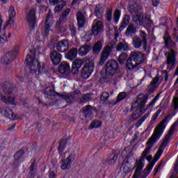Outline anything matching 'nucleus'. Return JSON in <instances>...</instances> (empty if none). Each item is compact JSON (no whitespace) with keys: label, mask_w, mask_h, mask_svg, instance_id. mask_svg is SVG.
I'll list each match as a JSON object with an SVG mask.
<instances>
[{"label":"nucleus","mask_w":178,"mask_h":178,"mask_svg":"<svg viewBox=\"0 0 178 178\" xmlns=\"http://www.w3.org/2000/svg\"><path fill=\"white\" fill-rule=\"evenodd\" d=\"M170 119H172V115L169 114L163 121H161L159 126L155 129L152 136L147 140V146L142 153L140 159L136 161L135 165L132 168L134 169V168H136L133 178H138L140 175H141V171L144 168V165H145L144 162H145V158H147V155L151 152V149L154 147L155 141H156V140L161 137L162 133L163 132L165 129V123H168Z\"/></svg>","instance_id":"f257e3e1"},{"label":"nucleus","mask_w":178,"mask_h":178,"mask_svg":"<svg viewBox=\"0 0 178 178\" xmlns=\"http://www.w3.org/2000/svg\"><path fill=\"white\" fill-rule=\"evenodd\" d=\"M1 88L3 93H0L1 101L8 105H16V99L13 97V93L15 92V85L10 82L5 81L2 83Z\"/></svg>","instance_id":"f03ea898"},{"label":"nucleus","mask_w":178,"mask_h":178,"mask_svg":"<svg viewBox=\"0 0 178 178\" xmlns=\"http://www.w3.org/2000/svg\"><path fill=\"white\" fill-rule=\"evenodd\" d=\"M147 101H148V95H140L136 101H135L131 105L132 111L136 109L138 111L136 113L132 114L130 117L129 120L131 122H134V120H137L145 112L144 111V107L145 106V104H147Z\"/></svg>","instance_id":"7ed1b4c3"},{"label":"nucleus","mask_w":178,"mask_h":178,"mask_svg":"<svg viewBox=\"0 0 178 178\" xmlns=\"http://www.w3.org/2000/svg\"><path fill=\"white\" fill-rule=\"evenodd\" d=\"M30 52L31 54H28L26 58V63L28 66H29L30 72L32 73V74H35L37 70H38L39 73L45 72V65H44V63H38L37 60L34 59L35 50H30Z\"/></svg>","instance_id":"20e7f679"},{"label":"nucleus","mask_w":178,"mask_h":178,"mask_svg":"<svg viewBox=\"0 0 178 178\" xmlns=\"http://www.w3.org/2000/svg\"><path fill=\"white\" fill-rule=\"evenodd\" d=\"M119 63L115 60H110L106 63V76L107 79L112 77L116 73Z\"/></svg>","instance_id":"39448f33"},{"label":"nucleus","mask_w":178,"mask_h":178,"mask_svg":"<svg viewBox=\"0 0 178 178\" xmlns=\"http://www.w3.org/2000/svg\"><path fill=\"white\" fill-rule=\"evenodd\" d=\"M112 51H113V46L111 45H106L103 48L100 55V60L99 62V66H104L105 62L109 59V56H111Z\"/></svg>","instance_id":"423d86ee"},{"label":"nucleus","mask_w":178,"mask_h":178,"mask_svg":"<svg viewBox=\"0 0 178 178\" xmlns=\"http://www.w3.org/2000/svg\"><path fill=\"white\" fill-rule=\"evenodd\" d=\"M129 58H131L136 65H141L145 61V56L143 52L138 51H131Z\"/></svg>","instance_id":"0eeeda50"},{"label":"nucleus","mask_w":178,"mask_h":178,"mask_svg":"<svg viewBox=\"0 0 178 178\" xmlns=\"http://www.w3.org/2000/svg\"><path fill=\"white\" fill-rule=\"evenodd\" d=\"M94 67L95 65L93 62L86 63L81 70V77H83V79H88V77L91 76L92 72H94Z\"/></svg>","instance_id":"6e6552de"},{"label":"nucleus","mask_w":178,"mask_h":178,"mask_svg":"<svg viewBox=\"0 0 178 178\" xmlns=\"http://www.w3.org/2000/svg\"><path fill=\"white\" fill-rule=\"evenodd\" d=\"M52 17H54V15H52V12L49 10L46 15L44 23V33L47 36L49 35V30L52 27V24H54V19Z\"/></svg>","instance_id":"1a4fd4ad"},{"label":"nucleus","mask_w":178,"mask_h":178,"mask_svg":"<svg viewBox=\"0 0 178 178\" xmlns=\"http://www.w3.org/2000/svg\"><path fill=\"white\" fill-rule=\"evenodd\" d=\"M76 158V156L74 154L71 153L69 154L67 158L66 159H63L61 161L62 164L60 165V168L62 170H67V169H70L72 167V163L74 162V159Z\"/></svg>","instance_id":"9d476101"},{"label":"nucleus","mask_w":178,"mask_h":178,"mask_svg":"<svg viewBox=\"0 0 178 178\" xmlns=\"http://www.w3.org/2000/svg\"><path fill=\"white\" fill-rule=\"evenodd\" d=\"M0 113H1V115L5 116L6 118H8V119H10L11 120L17 119V117L16 116V115H15V113H13L12 109L7 106L1 107Z\"/></svg>","instance_id":"9b49d317"},{"label":"nucleus","mask_w":178,"mask_h":178,"mask_svg":"<svg viewBox=\"0 0 178 178\" xmlns=\"http://www.w3.org/2000/svg\"><path fill=\"white\" fill-rule=\"evenodd\" d=\"M176 51L171 49L168 52L165 53L167 58V65L175 66L176 65Z\"/></svg>","instance_id":"f8f14e48"},{"label":"nucleus","mask_w":178,"mask_h":178,"mask_svg":"<svg viewBox=\"0 0 178 178\" xmlns=\"http://www.w3.org/2000/svg\"><path fill=\"white\" fill-rule=\"evenodd\" d=\"M69 42L67 40H63L58 42L56 45V48L57 49V52H60L61 54H63V52L67 51V49H69Z\"/></svg>","instance_id":"ddd939ff"},{"label":"nucleus","mask_w":178,"mask_h":178,"mask_svg":"<svg viewBox=\"0 0 178 178\" xmlns=\"http://www.w3.org/2000/svg\"><path fill=\"white\" fill-rule=\"evenodd\" d=\"M50 60L53 65L57 66L60 62H62V54L56 50H54L50 53Z\"/></svg>","instance_id":"4468645a"},{"label":"nucleus","mask_w":178,"mask_h":178,"mask_svg":"<svg viewBox=\"0 0 178 178\" xmlns=\"http://www.w3.org/2000/svg\"><path fill=\"white\" fill-rule=\"evenodd\" d=\"M162 80L163 79H159L158 76L153 78L149 86V92L152 94V92L156 91L157 88L159 87V84L162 83Z\"/></svg>","instance_id":"2eb2a0df"},{"label":"nucleus","mask_w":178,"mask_h":178,"mask_svg":"<svg viewBox=\"0 0 178 178\" xmlns=\"http://www.w3.org/2000/svg\"><path fill=\"white\" fill-rule=\"evenodd\" d=\"M26 22L32 29H34L35 25V10H30L26 16Z\"/></svg>","instance_id":"dca6fc26"},{"label":"nucleus","mask_w":178,"mask_h":178,"mask_svg":"<svg viewBox=\"0 0 178 178\" xmlns=\"http://www.w3.org/2000/svg\"><path fill=\"white\" fill-rule=\"evenodd\" d=\"M87 15L83 13L81 11H79L76 13V20L78 23V27L83 28L86 24Z\"/></svg>","instance_id":"f3484780"},{"label":"nucleus","mask_w":178,"mask_h":178,"mask_svg":"<svg viewBox=\"0 0 178 178\" xmlns=\"http://www.w3.org/2000/svg\"><path fill=\"white\" fill-rule=\"evenodd\" d=\"M58 72L60 74H69L70 73V65L65 61L62 62L58 66Z\"/></svg>","instance_id":"a211bd4d"},{"label":"nucleus","mask_w":178,"mask_h":178,"mask_svg":"<svg viewBox=\"0 0 178 178\" xmlns=\"http://www.w3.org/2000/svg\"><path fill=\"white\" fill-rule=\"evenodd\" d=\"M80 94V90H77L74 92V94L67 93L64 95H58V97L61 98L62 99H65L66 102L72 103L73 101H74V98L76 95Z\"/></svg>","instance_id":"6ab92c4d"},{"label":"nucleus","mask_w":178,"mask_h":178,"mask_svg":"<svg viewBox=\"0 0 178 178\" xmlns=\"http://www.w3.org/2000/svg\"><path fill=\"white\" fill-rule=\"evenodd\" d=\"M15 58H16L15 54H13L12 52L9 51L1 58V63L3 65H9L10 62L15 60Z\"/></svg>","instance_id":"aec40b11"},{"label":"nucleus","mask_w":178,"mask_h":178,"mask_svg":"<svg viewBox=\"0 0 178 178\" xmlns=\"http://www.w3.org/2000/svg\"><path fill=\"white\" fill-rule=\"evenodd\" d=\"M133 22L136 27L144 25V15L143 14H137L133 16Z\"/></svg>","instance_id":"412c9836"},{"label":"nucleus","mask_w":178,"mask_h":178,"mask_svg":"<svg viewBox=\"0 0 178 178\" xmlns=\"http://www.w3.org/2000/svg\"><path fill=\"white\" fill-rule=\"evenodd\" d=\"M94 111V108L91 105H87L82 108V112L85 115L86 120H91V112Z\"/></svg>","instance_id":"4be33fe9"},{"label":"nucleus","mask_w":178,"mask_h":178,"mask_svg":"<svg viewBox=\"0 0 178 178\" xmlns=\"http://www.w3.org/2000/svg\"><path fill=\"white\" fill-rule=\"evenodd\" d=\"M16 17V10L13 6H10L8 10V22L7 24H13L15 23V19Z\"/></svg>","instance_id":"5701e85b"},{"label":"nucleus","mask_w":178,"mask_h":178,"mask_svg":"<svg viewBox=\"0 0 178 178\" xmlns=\"http://www.w3.org/2000/svg\"><path fill=\"white\" fill-rule=\"evenodd\" d=\"M104 25L102 24V22L99 21L92 28V33L93 34V35H98V34H99V33L102 31Z\"/></svg>","instance_id":"b1692460"},{"label":"nucleus","mask_w":178,"mask_h":178,"mask_svg":"<svg viewBox=\"0 0 178 178\" xmlns=\"http://www.w3.org/2000/svg\"><path fill=\"white\" fill-rule=\"evenodd\" d=\"M77 54H79V50L76 48H72L65 55V58L69 60H74L77 58Z\"/></svg>","instance_id":"393cba45"},{"label":"nucleus","mask_w":178,"mask_h":178,"mask_svg":"<svg viewBox=\"0 0 178 178\" xmlns=\"http://www.w3.org/2000/svg\"><path fill=\"white\" fill-rule=\"evenodd\" d=\"M136 33L137 28H136L134 24H129L125 32L127 37H133Z\"/></svg>","instance_id":"a878e982"},{"label":"nucleus","mask_w":178,"mask_h":178,"mask_svg":"<svg viewBox=\"0 0 178 178\" xmlns=\"http://www.w3.org/2000/svg\"><path fill=\"white\" fill-rule=\"evenodd\" d=\"M103 45H104L103 40H98L97 42H95L93 45V48H92L93 54H95V55H98V54H99V52H101Z\"/></svg>","instance_id":"bb28decb"},{"label":"nucleus","mask_w":178,"mask_h":178,"mask_svg":"<svg viewBox=\"0 0 178 178\" xmlns=\"http://www.w3.org/2000/svg\"><path fill=\"white\" fill-rule=\"evenodd\" d=\"M115 48H116V51H124V52H127V51H130V46L126 42H118Z\"/></svg>","instance_id":"cd10ccee"},{"label":"nucleus","mask_w":178,"mask_h":178,"mask_svg":"<svg viewBox=\"0 0 178 178\" xmlns=\"http://www.w3.org/2000/svg\"><path fill=\"white\" fill-rule=\"evenodd\" d=\"M37 175V165H35V161L31 163L29 167V173L28 174L29 178H34Z\"/></svg>","instance_id":"c85d7f7f"},{"label":"nucleus","mask_w":178,"mask_h":178,"mask_svg":"<svg viewBox=\"0 0 178 178\" xmlns=\"http://www.w3.org/2000/svg\"><path fill=\"white\" fill-rule=\"evenodd\" d=\"M137 66H138L137 63H135L130 57L127 60L125 66L127 70H134L137 68Z\"/></svg>","instance_id":"c756f323"},{"label":"nucleus","mask_w":178,"mask_h":178,"mask_svg":"<svg viewBox=\"0 0 178 178\" xmlns=\"http://www.w3.org/2000/svg\"><path fill=\"white\" fill-rule=\"evenodd\" d=\"M132 44L136 48V49H140L144 42L141 40V38H138V36H135L133 38Z\"/></svg>","instance_id":"7c9ffc66"},{"label":"nucleus","mask_w":178,"mask_h":178,"mask_svg":"<svg viewBox=\"0 0 178 178\" xmlns=\"http://www.w3.org/2000/svg\"><path fill=\"white\" fill-rule=\"evenodd\" d=\"M91 51V47L90 45H83L79 48V54L80 56H86L88 52Z\"/></svg>","instance_id":"2f4dec72"},{"label":"nucleus","mask_w":178,"mask_h":178,"mask_svg":"<svg viewBox=\"0 0 178 178\" xmlns=\"http://www.w3.org/2000/svg\"><path fill=\"white\" fill-rule=\"evenodd\" d=\"M95 15L97 19H102V15H104V7L101 5L97 4L95 8Z\"/></svg>","instance_id":"473e14b6"},{"label":"nucleus","mask_w":178,"mask_h":178,"mask_svg":"<svg viewBox=\"0 0 178 178\" xmlns=\"http://www.w3.org/2000/svg\"><path fill=\"white\" fill-rule=\"evenodd\" d=\"M23 154H24V150H19L14 154V159H15V169L19 168L20 165V163H19V159L23 156Z\"/></svg>","instance_id":"72a5a7b5"},{"label":"nucleus","mask_w":178,"mask_h":178,"mask_svg":"<svg viewBox=\"0 0 178 178\" xmlns=\"http://www.w3.org/2000/svg\"><path fill=\"white\" fill-rule=\"evenodd\" d=\"M163 40L165 41V47H168V45H174L175 42L172 40V38H170V35H169V32L166 31L163 36Z\"/></svg>","instance_id":"f704fd0d"},{"label":"nucleus","mask_w":178,"mask_h":178,"mask_svg":"<svg viewBox=\"0 0 178 178\" xmlns=\"http://www.w3.org/2000/svg\"><path fill=\"white\" fill-rule=\"evenodd\" d=\"M129 23H130V16L129 15H125L121 23V26H120V30L122 31L124 30V29H126Z\"/></svg>","instance_id":"c9c22d12"},{"label":"nucleus","mask_w":178,"mask_h":178,"mask_svg":"<svg viewBox=\"0 0 178 178\" xmlns=\"http://www.w3.org/2000/svg\"><path fill=\"white\" fill-rule=\"evenodd\" d=\"M154 165H155L154 162H151L149 164L147 165L146 168L143 172V178H146L148 175L151 172V170H152V168H154Z\"/></svg>","instance_id":"e433bc0d"},{"label":"nucleus","mask_w":178,"mask_h":178,"mask_svg":"<svg viewBox=\"0 0 178 178\" xmlns=\"http://www.w3.org/2000/svg\"><path fill=\"white\" fill-rule=\"evenodd\" d=\"M127 97V93H126L125 92H122L119 93L116 100L113 102V105H117V104H119V102H121V101H123V99H124Z\"/></svg>","instance_id":"4c0bfd02"},{"label":"nucleus","mask_w":178,"mask_h":178,"mask_svg":"<svg viewBox=\"0 0 178 178\" xmlns=\"http://www.w3.org/2000/svg\"><path fill=\"white\" fill-rule=\"evenodd\" d=\"M66 1L63 0L60 1V2H58L57 6L54 8V13H59V12H60L62 9L66 6Z\"/></svg>","instance_id":"58836bf2"},{"label":"nucleus","mask_w":178,"mask_h":178,"mask_svg":"<svg viewBox=\"0 0 178 178\" xmlns=\"http://www.w3.org/2000/svg\"><path fill=\"white\" fill-rule=\"evenodd\" d=\"M172 104L175 112H178V90H176L175 96L172 98Z\"/></svg>","instance_id":"ea45409f"},{"label":"nucleus","mask_w":178,"mask_h":178,"mask_svg":"<svg viewBox=\"0 0 178 178\" xmlns=\"http://www.w3.org/2000/svg\"><path fill=\"white\" fill-rule=\"evenodd\" d=\"M66 144H67V139H62L60 141L58 149L59 154H62V152L65 151V148L66 147Z\"/></svg>","instance_id":"a19ab883"},{"label":"nucleus","mask_w":178,"mask_h":178,"mask_svg":"<svg viewBox=\"0 0 178 178\" xmlns=\"http://www.w3.org/2000/svg\"><path fill=\"white\" fill-rule=\"evenodd\" d=\"M139 35L143 42V47L145 49H147V33L144 31H140Z\"/></svg>","instance_id":"79ce46f5"},{"label":"nucleus","mask_w":178,"mask_h":178,"mask_svg":"<svg viewBox=\"0 0 178 178\" xmlns=\"http://www.w3.org/2000/svg\"><path fill=\"white\" fill-rule=\"evenodd\" d=\"M113 156L111 159L108 160V165H115L116 161H118V157L119 156V153L116 152V150H113Z\"/></svg>","instance_id":"37998d69"},{"label":"nucleus","mask_w":178,"mask_h":178,"mask_svg":"<svg viewBox=\"0 0 178 178\" xmlns=\"http://www.w3.org/2000/svg\"><path fill=\"white\" fill-rule=\"evenodd\" d=\"M91 94H86L82 96V97L80 99V104H86V102H90L91 101Z\"/></svg>","instance_id":"c03bdc74"},{"label":"nucleus","mask_w":178,"mask_h":178,"mask_svg":"<svg viewBox=\"0 0 178 178\" xmlns=\"http://www.w3.org/2000/svg\"><path fill=\"white\" fill-rule=\"evenodd\" d=\"M126 59H127V54L122 53L118 58V61L120 65H124L126 62Z\"/></svg>","instance_id":"a18cd8bd"},{"label":"nucleus","mask_w":178,"mask_h":178,"mask_svg":"<svg viewBox=\"0 0 178 178\" xmlns=\"http://www.w3.org/2000/svg\"><path fill=\"white\" fill-rule=\"evenodd\" d=\"M102 124L99 120H95L92 122L90 124V129H97V127H101Z\"/></svg>","instance_id":"49530a36"},{"label":"nucleus","mask_w":178,"mask_h":178,"mask_svg":"<svg viewBox=\"0 0 178 178\" xmlns=\"http://www.w3.org/2000/svg\"><path fill=\"white\" fill-rule=\"evenodd\" d=\"M72 66L74 67H77V69H80L81 66H83V60L81 59H76L73 61Z\"/></svg>","instance_id":"de8ad7c7"},{"label":"nucleus","mask_w":178,"mask_h":178,"mask_svg":"<svg viewBox=\"0 0 178 178\" xmlns=\"http://www.w3.org/2000/svg\"><path fill=\"white\" fill-rule=\"evenodd\" d=\"M161 112H162V108L160 107L159 110L154 114V115L152 118V120L150 121V123L152 124L155 120L158 118V116H159Z\"/></svg>","instance_id":"09e8293b"},{"label":"nucleus","mask_w":178,"mask_h":178,"mask_svg":"<svg viewBox=\"0 0 178 178\" xmlns=\"http://www.w3.org/2000/svg\"><path fill=\"white\" fill-rule=\"evenodd\" d=\"M149 116V113L145 114L143 117H142L140 120L136 124V127H140L143 124V122H145V120Z\"/></svg>","instance_id":"8fccbe9b"},{"label":"nucleus","mask_w":178,"mask_h":178,"mask_svg":"<svg viewBox=\"0 0 178 178\" xmlns=\"http://www.w3.org/2000/svg\"><path fill=\"white\" fill-rule=\"evenodd\" d=\"M8 38L5 33L0 35V47H3V44L7 42Z\"/></svg>","instance_id":"3c124183"},{"label":"nucleus","mask_w":178,"mask_h":178,"mask_svg":"<svg viewBox=\"0 0 178 178\" xmlns=\"http://www.w3.org/2000/svg\"><path fill=\"white\" fill-rule=\"evenodd\" d=\"M109 98V93L108 92H104L100 96L101 101L105 102Z\"/></svg>","instance_id":"603ef678"},{"label":"nucleus","mask_w":178,"mask_h":178,"mask_svg":"<svg viewBox=\"0 0 178 178\" xmlns=\"http://www.w3.org/2000/svg\"><path fill=\"white\" fill-rule=\"evenodd\" d=\"M119 19H120V10H115L114 13V20L115 23H118L119 22Z\"/></svg>","instance_id":"864d4df0"},{"label":"nucleus","mask_w":178,"mask_h":178,"mask_svg":"<svg viewBox=\"0 0 178 178\" xmlns=\"http://www.w3.org/2000/svg\"><path fill=\"white\" fill-rule=\"evenodd\" d=\"M54 90L51 88H46L44 90V95H47V97H51L54 95Z\"/></svg>","instance_id":"5fc2aeb1"},{"label":"nucleus","mask_w":178,"mask_h":178,"mask_svg":"<svg viewBox=\"0 0 178 178\" xmlns=\"http://www.w3.org/2000/svg\"><path fill=\"white\" fill-rule=\"evenodd\" d=\"M19 51H20V47H19V45H16L13 49V51L10 52H11L13 55H15V57H16L17 55H19Z\"/></svg>","instance_id":"6e6d98bb"},{"label":"nucleus","mask_w":178,"mask_h":178,"mask_svg":"<svg viewBox=\"0 0 178 178\" xmlns=\"http://www.w3.org/2000/svg\"><path fill=\"white\" fill-rule=\"evenodd\" d=\"M70 30L74 35H76V28L74 27V24L73 22H70L69 24Z\"/></svg>","instance_id":"4d7b16f0"},{"label":"nucleus","mask_w":178,"mask_h":178,"mask_svg":"<svg viewBox=\"0 0 178 178\" xmlns=\"http://www.w3.org/2000/svg\"><path fill=\"white\" fill-rule=\"evenodd\" d=\"M106 20L111 22L112 20V9L107 10L106 12Z\"/></svg>","instance_id":"13d9d810"},{"label":"nucleus","mask_w":178,"mask_h":178,"mask_svg":"<svg viewBox=\"0 0 178 178\" xmlns=\"http://www.w3.org/2000/svg\"><path fill=\"white\" fill-rule=\"evenodd\" d=\"M130 13H137L138 12V8L135 6H131L129 7Z\"/></svg>","instance_id":"bf43d9fd"},{"label":"nucleus","mask_w":178,"mask_h":178,"mask_svg":"<svg viewBox=\"0 0 178 178\" xmlns=\"http://www.w3.org/2000/svg\"><path fill=\"white\" fill-rule=\"evenodd\" d=\"M162 76L164 78L165 81H168L169 80V73H168V71L163 70L162 72Z\"/></svg>","instance_id":"052dcab7"},{"label":"nucleus","mask_w":178,"mask_h":178,"mask_svg":"<svg viewBox=\"0 0 178 178\" xmlns=\"http://www.w3.org/2000/svg\"><path fill=\"white\" fill-rule=\"evenodd\" d=\"M154 23L152 22V20H148V21H143V26L145 27H151Z\"/></svg>","instance_id":"680f3d73"},{"label":"nucleus","mask_w":178,"mask_h":178,"mask_svg":"<svg viewBox=\"0 0 178 178\" xmlns=\"http://www.w3.org/2000/svg\"><path fill=\"white\" fill-rule=\"evenodd\" d=\"M66 20H67V18H66V17L61 15L58 19V23H60V24L65 23V22H66Z\"/></svg>","instance_id":"e2e57ef3"},{"label":"nucleus","mask_w":178,"mask_h":178,"mask_svg":"<svg viewBox=\"0 0 178 178\" xmlns=\"http://www.w3.org/2000/svg\"><path fill=\"white\" fill-rule=\"evenodd\" d=\"M79 68H77L76 67L72 65L71 73H72V74H77L79 73Z\"/></svg>","instance_id":"0e129e2a"},{"label":"nucleus","mask_w":178,"mask_h":178,"mask_svg":"<svg viewBox=\"0 0 178 178\" xmlns=\"http://www.w3.org/2000/svg\"><path fill=\"white\" fill-rule=\"evenodd\" d=\"M69 13H70V9L67 8L63 13L62 15L67 18V16H69Z\"/></svg>","instance_id":"69168bd1"},{"label":"nucleus","mask_w":178,"mask_h":178,"mask_svg":"<svg viewBox=\"0 0 178 178\" xmlns=\"http://www.w3.org/2000/svg\"><path fill=\"white\" fill-rule=\"evenodd\" d=\"M174 175H177L178 173V161H176L175 165L174 167Z\"/></svg>","instance_id":"338daca9"},{"label":"nucleus","mask_w":178,"mask_h":178,"mask_svg":"<svg viewBox=\"0 0 178 178\" xmlns=\"http://www.w3.org/2000/svg\"><path fill=\"white\" fill-rule=\"evenodd\" d=\"M49 178H56V174L54 171L49 172Z\"/></svg>","instance_id":"774afa93"}]
</instances>
